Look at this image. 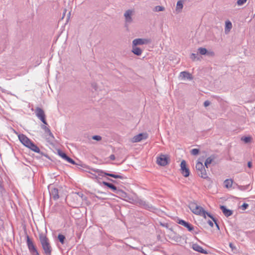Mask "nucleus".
<instances>
[{
    "label": "nucleus",
    "mask_w": 255,
    "mask_h": 255,
    "mask_svg": "<svg viewBox=\"0 0 255 255\" xmlns=\"http://www.w3.org/2000/svg\"><path fill=\"white\" fill-rule=\"evenodd\" d=\"M163 227L166 229V233L169 238L175 243H180L182 241V237L177 234L174 231L172 227H170V224H160Z\"/></svg>",
    "instance_id": "1"
},
{
    "label": "nucleus",
    "mask_w": 255,
    "mask_h": 255,
    "mask_svg": "<svg viewBox=\"0 0 255 255\" xmlns=\"http://www.w3.org/2000/svg\"><path fill=\"white\" fill-rule=\"evenodd\" d=\"M39 241L44 253L46 255H51L52 249L48 238L43 235H40Z\"/></svg>",
    "instance_id": "2"
},
{
    "label": "nucleus",
    "mask_w": 255,
    "mask_h": 255,
    "mask_svg": "<svg viewBox=\"0 0 255 255\" xmlns=\"http://www.w3.org/2000/svg\"><path fill=\"white\" fill-rule=\"evenodd\" d=\"M189 207L193 213L206 218V213H207V212L202 207L198 205L195 203H191L189 205Z\"/></svg>",
    "instance_id": "3"
},
{
    "label": "nucleus",
    "mask_w": 255,
    "mask_h": 255,
    "mask_svg": "<svg viewBox=\"0 0 255 255\" xmlns=\"http://www.w3.org/2000/svg\"><path fill=\"white\" fill-rule=\"evenodd\" d=\"M196 169L199 176L204 179L208 178L206 169L202 162L198 161L196 163Z\"/></svg>",
    "instance_id": "4"
},
{
    "label": "nucleus",
    "mask_w": 255,
    "mask_h": 255,
    "mask_svg": "<svg viewBox=\"0 0 255 255\" xmlns=\"http://www.w3.org/2000/svg\"><path fill=\"white\" fill-rule=\"evenodd\" d=\"M92 170L94 172L97 173L99 176H108L113 177L114 178H120V179H122L125 178L123 176H121L120 175L114 174L113 173H109L106 172H105L102 170H100V169H92Z\"/></svg>",
    "instance_id": "5"
},
{
    "label": "nucleus",
    "mask_w": 255,
    "mask_h": 255,
    "mask_svg": "<svg viewBox=\"0 0 255 255\" xmlns=\"http://www.w3.org/2000/svg\"><path fill=\"white\" fill-rule=\"evenodd\" d=\"M35 113L36 114V116L41 121V122L44 125H47L45 119V115L44 111L39 107H37L35 109Z\"/></svg>",
    "instance_id": "6"
},
{
    "label": "nucleus",
    "mask_w": 255,
    "mask_h": 255,
    "mask_svg": "<svg viewBox=\"0 0 255 255\" xmlns=\"http://www.w3.org/2000/svg\"><path fill=\"white\" fill-rule=\"evenodd\" d=\"M134 13V11L131 9H128L126 10L124 13V16L125 18V22L126 24H130L132 21V16Z\"/></svg>",
    "instance_id": "7"
},
{
    "label": "nucleus",
    "mask_w": 255,
    "mask_h": 255,
    "mask_svg": "<svg viewBox=\"0 0 255 255\" xmlns=\"http://www.w3.org/2000/svg\"><path fill=\"white\" fill-rule=\"evenodd\" d=\"M181 173L184 177H188L189 176L190 171L189 169L186 166V163L184 160H183L180 164Z\"/></svg>",
    "instance_id": "8"
},
{
    "label": "nucleus",
    "mask_w": 255,
    "mask_h": 255,
    "mask_svg": "<svg viewBox=\"0 0 255 255\" xmlns=\"http://www.w3.org/2000/svg\"><path fill=\"white\" fill-rule=\"evenodd\" d=\"M150 42V40L148 39L137 38L132 41V45L134 46L147 44Z\"/></svg>",
    "instance_id": "9"
},
{
    "label": "nucleus",
    "mask_w": 255,
    "mask_h": 255,
    "mask_svg": "<svg viewBox=\"0 0 255 255\" xmlns=\"http://www.w3.org/2000/svg\"><path fill=\"white\" fill-rule=\"evenodd\" d=\"M156 162L158 165L164 166L168 164V158L165 155H161L157 157Z\"/></svg>",
    "instance_id": "10"
},
{
    "label": "nucleus",
    "mask_w": 255,
    "mask_h": 255,
    "mask_svg": "<svg viewBox=\"0 0 255 255\" xmlns=\"http://www.w3.org/2000/svg\"><path fill=\"white\" fill-rule=\"evenodd\" d=\"M49 190L51 198H52L54 200H56L59 199V192L57 188L53 187H49Z\"/></svg>",
    "instance_id": "11"
},
{
    "label": "nucleus",
    "mask_w": 255,
    "mask_h": 255,
    "mask_svg": "<svg viewBox=\"0 0 255 255\" xmlns=\"http://www.w3.org/2000/svg\"><path fill=\"white\" fill-rule=\"evenodd\" d=\"M147 134L146 133H141L135 135L132 139V142H137L140 141L142 139H145L147 138Z\"/></svg>",
    "instance_id": "12"
},
{
    "label": "nucleus",
    "mask_w": 255,
    "mask_h": 255,
    "mask_svg": "<svg viewBox=\"0 0 255 255\" xmlns=\"http://www.w3.org/2000/svg\"><path fill=\"white\" fill-rule=\"evenodd\" d=\"M18 138L20 142L25 146L27 147L32 141L25 135L21 134L18 135Z\"/></svg>",
    "instance_id": "13"
},
{
    "label": "nucleus",
    "mask_w": 255,
    "mask_h": 255,
    "mask_svg": "<svg viewBox=\"0 0 255 255\" xmlns=\"http://www.w3.org/2000/svg\"><path fill=\"white\" fill-rule=\"evenodd\" d=\"M26 238H27L26 241H27V245L28 246V248L30 252L32 254H34V252H36L37 249H36V247H35V246L34 245L32 241L29 238V236H27Z\"/></svg>",
    "instance_id": "14"
},
{
    "label": "nucleus",
    "mask_w": 255,
    "mask_h": 255,
    "mask_svg": "<svg viewBox=\"0 0 255 255\" xmlns=\"http://www.w3.org/2000/svg\"><path fill=\"white\" fill-rule=\"evenodd\" d=\"M58 154L64 159L66 160L69 163L72 164H75V162L73 159L69 157L65 153L62 152L61 150H58Z\"/></svg>",
    "instance_id": "15"
},
{
    "label": "nucleus",
    "mask_w": 255,
    "mask_h": 255,
    "mask_svg": "<svg viewBox=\"0 0 255 255\" xmlns=\"http://www.w3.org/2000/svg\"><path fill=\"white\" fill-rule=\"evenodd\" d=\"M220 209L226 217H229L233 214V211L227 209L225 206H221Z\"/></svg>",
    "instance_id": "16"
},
{
    "label": "nucleus",
    "mask_w": 255,
    "mask_h": 255,
    "mask_svg": "<svg viewBox=\"0 0 255 255\" xmlns=\"http://www.w3.org/2000/svg\"><path fill=\"white\" fill-rule=\"evenodd\" d=\"M192 249L197 252L206 254L207 253V251L204 250L200 246L197 244H194L192 245Z\"/></svg>",
    "instance_id": "17"
},
{
    "label": "nucleus",
    "mask_w": 255,
    "mask_h": 255,
    "mask_svg": "<svg viewBox=\"0 0 255 255\" xmlns=\"http://www.w3.org/2000/svg\"><path fill=\"white\" fill-rule=\"evenodd\" d=\"M29 148H30L32 151L37 152V153H40V150L39 148V147L35 144L32 141L30 142L28 146H27Z\"/></svg>",
    "instance_id": "18"
},
{
    "label": "nucleus",
    "mask_w": 255,
    "mask_h": 255,
    "mask_svg": "<svg viewBox=\"0 0 255 255\" xmlns=\"http://www.w3.org/2000/svg\"><path fill=\"white\" fill-rule=\"evenodd\" d=\"M232 28V22L229 21L227 20L226 21L225 23V33L228 34L229 32L230 31L231 29Z\"/></svg>",
    "instance_id": "19"
},
{
    "label": "nucleus",
    "mask_w": 255,
    "mask_h": 255,
    "mask_svg": "<svg viewBox=\"0 0 255 255\" xmlns=\"http://www.w3.org/2000/svg\"><path fill=\"white\" fill-rule=\"evenodd\" d=\"M132 52L136 55L139 56L141 54L142 50L136 46L132 45Z\"/></svg>",
    "instance_id": "20"
},
{
    "label": "nucleus",
    "mask_w": 255,
    "mask_h": 255,
    "mask_svg": "<svg viewBox=\"0 0 255 255\" xmlns=\"http://www.w3.org/2000/svg\"><path fill=\"white\" fill-rule=\"evenodd\" d=\"M103 184L105 186H106L109 187V188L111 189L115 193L116 192V191L118 189L117 187L116 186H115L114 184H112V183H109V182H105V181H103Z\"/></svg>",
    "instance_id": "21"
},
{
    "label": "nucleus",
    "mask_w": 255,
    "mask_h": 255,
    "mask_svg": "<svg viewBox=\"0 0 255 255\" xmlns=\"http://www.w3.org/2000/svg\"><path fill=\"white\" fill-rule=\"evenodd\" d=\"M180 76L182 77V79H192L191 75L186 71L181 72L180 73Z\"/></svg>",
    "instance_id": "22"
},
{
    "label": "nucleus",
    "mask_w": 255,
    "mask_h": 255,
    "mask_svg": "<svg viewBox=\"0 0 255 255\" xmlns=\"http://www.w3.org/2000/svg\"><path fill=\"white\" fill-rule=\"evenodd\" d=\"M71 196L74 199H76L77 200H80V199L83 200V197L84 196V195L82 193L75 192V193H73L72 194Z\"/></svg>",
    "instance_id": "23"
},
{
    "label": "nucleus",
    "mask_w": 255,
    "mask_h": 255,
    "mask_svg": "<svg viewBox=\"0 0 255 255\" xmlns=\"http://www.w3.org/2000/svg\"><path fill=\"white\" fill-rule=\"evenodd\" d=\"M41 128L44 129L45 133H47V134H48L49 136H51V137L52 138L53 137V134L51 132L50 129L47 128L45 125H41Z\"/></svg>",
    "instance_id": "24"
},
{
    "label": "nucleus",
    "mask_w": 255,
    "mask_h": 255,
    "mask_svg": "<svg viewBox=\"0 0 255 255\" xmlns=\"http://www.w3.org/2000/svg\"><path fill=\"white\" fill-rule=\"evenodd\" d=\"M183 6V1L181 0L178 1L176 4V11L178 12H181Z\"/></svg>",
    "instance_id": "25"
},
{
    "label": "nucleus",
    "mask_w": 255,
    "mask_h": 255,
    "mask_svg": "<svg viewBox=\"0 0 255 255\" xmlns=\"http://www.w3.org/2000/svg\"><path fill=\"white\" fill-rule=\"evenodd\" d=\"M115 193L123 198H126L127 197V194L120 189H118Z\"/></svg>",
    "instance_id": "26"
},
{
    "label": "nucleus",
    "mask_w": 255,
    "mask_h": 255,
    "mask_svg": "<svg viewBox=\"0 0 255 255\" xmlns=\"http://www.w3.org/2000/svg\"><path fill=\"white\" fill-rule=\"evenodd\" d=\"M233 180L232 179H226L224 181V185L227 188H230L232 187L233 184Z\"/></svg>",
    "instance_id": "27"
},
{
    "label": "nucleus",
    "mask_w": 255,
    "mask_h": 255,
    "mask_svg": "<svg viewBox=\"0 0 255 255\" xmlns=\"http://www.w3.org/2000/svg\"><path fill=\"white\" fill-rule=\"evenodd\" d=\"M214 159V158L211 156L209 157L206 159L205 162V166L206 167V168H208V165L212 163Z\"/></svg>",
    "instance_id": "28"
},
{
    "label": "nucleus",
    "mask_w": 255,
    "mask_h": 255,
    "mask_svg": "<svg viewBox=\"0 0 255 255\" xmlns=\"http://www.w3.org/2000/svg\"><path fill=\"white\" fill-rule=\"evenodd\" d=\"M190 58L193 60L195 61V60H200V58L198 57V53L195 54V53H192L190 56Z\"/></svg>",
    "instance_id": "29"
},
{
    "label": "nucleus",
    "mask_w": 255,
    "mask_h": 255,
    "mask_svg": "<svg viewBox=\"0 0 255 255\" xmlns=\"http://www.w3.org/2000/svg\"><path fill=\"white\" fill-rule=\"evenodd\" d=\"M58 239L59 241V242L62 244H64V241L65 240V237L64 235L62 234H59L58 236Z\"/></svg>",
    "instance_id": "30"
},
{
    "label": "nucleus",
    "mask_w": 255,
    "mask_h": 255,
    "mask_svg": "<svg viewBox=\"0 0 255 255\" xmlns=\"http://www.w3.org/2000/svg\"><path fill=\"white\" fill-rule=\"evenodd\" d=\"M198 50L201 55H205L207 52V50L205 48L202 47L199 48Z\"/></svg>",
    "instance_id": "31"
},
{
    "label": "nucleus",
    "mask_w": 255,
    "mask_h": 255,
    "mask_svg": "<svg viewBox=\"0 0 255 255\" xmlns=\"http://www.w3.org/2000/svg\"><path fill=\"white\" fill-rule=\"evenodd\" d=\"M206 215L208 216V217H209L210 218H211L212 220L214 222V223H217V222H219V221L216 217H214L213 215H212L210 213L207 212V213H206Z\"/></svg>",
    "instance_id": "32"
},
{
    "label": "nucleus",
    "mask_w": 255,
    "mask_h": 255,
    "mask_svg": "<svg viewBox=\"0 0 255 255\" xmlns=\"http://www.w3.org/2000/svg\"><path fill=\"white\" fill-rule=\"evenodd\" d=\"M186 227L189 231H192L194 230V227L192 224H182Z\"/></svg>",
    "instance_id": "33"
},
{
    "label": "nucleus",
    "mask_w": 255,
    "mask_h": 255,
    "mask_svg": "<svg viewBox=\"0 0 255 255\" xmlns=\"http://www.w3.org/2000/svg\"><path fill=\"white\" fill-rule=\"evenodd\" d=\"M190 152L191 154L193 155H196L199 154V149L197 148H194L191 150Z\"/></svg>",
    "instance_id": "34"
},
{
    "label": "nucleus",
    "mask_w": 255,
    "mask_h": 255,
    "mask_svg": "<svg viewBox=\"0 0 255 255\" xmlns=\"http://www.w3.org/2000/svg\"><path fill=\"white\" fill-rule=\"evenodd\" d=\"M164 10V7L162 6H156L154 8V10L155 11H161Z\"/></svg>",
    "instance_id": "35"
},
{
    "label": "nucleus",
    "mask_w": 255,
    "mask_h": 255,
    "mask_svg": "<svg viewBox=\"0 0 255 255\" xmlns=\"http://www.w3.org/2000/svg\"><path fill=\"white\" fill-rule=\"evenodd\" d=\"M242 140L244 141L245 143H248L250 142L251 140V137H243L242 138Z\"/></svg>",
    "instance_id": "36"
},
{
    "label": "nucleus",
    "mask_w": 255,
    "mask_h": 255,
    "mask_svg": "<svg viewBox=\"0 0 255 255\" xmlns=\"http://www.w3.org/2000/svg\"><path fill=\"white\" fill-rule=\"evenodd\" d=\"M249 187V185H245V186H242V185H238V188L242 191L246 190L248 189Z\"/></svg>",
    "instance_id": "37"
},
{
    "label": "nucleus",
    "mask_w": 255,
    "mask_h": 255,
    "mask_svg": "<svg viewBox=\"0 0 255 255\" xmlns=\"http://www.w3.org/2000/svg\"><path fill=\"white\" fill-rule=\"evenodd\" d=\"M48 137H46V140H47V142H48L50 144H52L53 141V140L54 139V137L53 135V137L51 138V136H49L48 134Z\"/></svg>",
    "instance_id": "38"
},
{
    "label": "nucleus",
    "mask_w": 255,
    "mask_h": 255,
    "mask_svg": "<svg viewBox=\"0 0 255 255\" xmlns=\"http://www.w3.org/2000/svg\"><path fill=\"white\" fill-rule=\"evenodd\" d=\"M247 0H238L237 3L238 5H242L245 2H246Z\"/></svg>",
    "instance_id": "39"
},
{
    "label": "nucleus",
    "mask_w": 255,
    "mask_h": 255,
    "mask_svg": "<svg viewBox=\"0 0 255 255\" xmlns=\"http://www.w3.org/2000/svg\"><path fill=\"white\" fill-rule=\"evenodd\" d=\"M92 138L94 140L100 141L102 139V137L100 135H94Z\"/></svg>",
    "instance_id": "40"
},
{
    "label": "nucleus",
    "mask_w": 255,
    "mask_h": 255,
    "mask_svg": "<svg viewBox=\"0 0 255 255\" xmlns=\"http://www.w3.org/2000/svg\"><path fill=\"white\" fill-rule=\"evenodd\" d=\"M249 207V204L247 203H244L242 206H241V209L243 210H245L247 209V208Z\"/></svg>",
    "instance_id": "41"
},
{
    "label": "nucleus",
    "mask_w": 255,
    "mask_h": 255,
    "mask_svg": "<svg viewBox=\"0 0 255 255\" xmlns=\"http://www.w3.org/2000/svg\"><path fill=\"white\" fill-rule=\"evenodd\" d=\"M211 228H213L214 226L216 228L217 230H219V224H209Z\"/></svg>",
    "instance_id": "42"
},
{
    "label": "nucleus",
    "mask_w": 255,
    "mask_h": 255,
    "mask_svg": "<svg viewBox=\"0 0 255 255\" xmlns=\"http://www.w3.org/2000/svg\"><path fill=\"white\" fill-rule=\"evenodd\" d=\"M210 105V102L209 101H205L204 103V106L206 107Z\"/></svg>",
    "instance_id": "43"
},
{
    "label": "nucleus",
    "mask_w": 255,
    "mask_h": 255,
    "mask_svg": "<svg viewBox=\"0 0 255 255\" xmlns=\"http://www.w3.org/2000/svg\"><path fill=\"white\" fill-rule=\"evenodd\" d=\"M110 159L112 160H114L115 159V156L114 154H111L110 157Z\"/></svg>",
    "instance_id": "44"
},
{
    "label": "nucleus",
    "mask_w": 255,
    "mask_h": 255,
    "mask_svg": "<svg viewBox=\"0 0 255 255\" xmlns=\"http://www.w3.org/2000/svg\"><path fill=\"white\" fill-rule=\"evenodd\" d=\"M248 166L249 168H251L252 167V163L251 161H249L248 162Z\"/></svg>",
    "instance_id": "45"
},
{
    "label": "nucleus",
    "mask_w": 255,
    "mask_h": 255,
    "mask_svg": "<svg viewBox=\"0 0 255 255\" xmlns=\"http://www.w3.org/2000/svg\"><path fill=\"white\" fill-rule=\"evenodd\" d=\"M178 223H188L185 222L184 220H179V221Z\"/></svg>",
    "instance_id": "46"
},
{
    "label": "nucleus",
    "mask_w": 255,
    "mask_h": 255,
    "mask_svg": "<svg viewBox=\"0 0 255 255\" xmlns=\"http://www.w3.org/2000/svg\"><path fill=\"white\" fill-rule=\"evenodd\" d=\"M33 255H40L39 253L38 252L37 250L36 251V252H34V254H32Z\"/></svg>",
    "instance_id": "47"
},
{
    "label": "nucleus",
    "mask_w": 255,
    "mask_h": 255,
    "mask_svg": "<svg viewBox=\"0 0 255 255\" xmlns=\"http://www.w3.org/2000/svg\"><path fill=\"white\" fill-rule=\"evenodd\" d=\"M108 179L109 180H110V181H112V182H114V183H115V182H116L115 180H113V179H112L108 178Z\"/></svg>",
    "instance_id": "48"
},
{
    "label": "nucleus",
    "mask_w": 255,
    "mask_h": 255,
    "mask_svg": "<svg viewBox=\"0 0 255 255\" xmlns=\"http://www.w3.org/2000/svg\"><path fill=\"white\" fill-rule=\"evenodd\" d=\"M230 247L232 249H233L234 247H233V245L232 243H230V245H229Z\"/></svg>",
    "instance_id": "49"
},
{
    "label": "nucleus",
    "mask_w": 255,
    "mask_h": 255,
    "mask_svg": "<svg viewBox=\"0 0 255 255\" xmlns=\"http://www.w3.org/2000/svg\"><path fill=\"white\" fill-rule=\"evenodd\" d=\"M209 224H210V223H212V222L210 221V220H209L208 222H207Z\"/></svg>",
    "instance_id": "50"
}]
</instances>
